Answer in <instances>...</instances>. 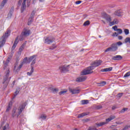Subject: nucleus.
Instances as JSON below:
<instances>
[{"label":"nucleus","mask_w":130,"mask_h":130,"mask_svg":"<svg viewBox=\"0 0 130 130\" xmlns=\"http://www.w3.org/2000/svg\"><path fill=\"white\" fill-rule=\"evenodd\" d=\"M26 103L21 104L18 109L16 107H14L12 111V117H16V116L17 118H18L20 114L22 113V111L25 109V107H26Z\"/></svg>","instance_id":"f257e3e1"},{"label":"nucleus","mask_w":130,"mask_h":130,"mask_svg":"<svg viewBox=\"0 0 130 130\" xmlns=\"http://www.w3.org/2000/svg\"><path fill=\"white\" fill-rule=\"evenodd\" d=\"M36 56H37V55H34L32 56H30L29 57H28V58L27 57H25L23 59V61L22 62V63L20 64L19 67L16 70V71L20 72V70L25 63H30V62H31V61H33L34 59H36Z\"/></svg>","instance_id":"f03ea898"},{"label":"nucleus","mask_w":130,"mask_h":130,"mask_svg":"<svg viewBox=\"0 0 130 130\" xmlns=\"http://www.w3.org/2000/svg\"><path fill=\"white\" fill-rule=\"evenodd\" d=\"M11 33V30L10 29H7V31L5 32V35L2 37V40L0 42V48L3 47L5 44L6 43V39L8 38L10 36Z\"/></svg>","instance_id":"7ed1b4c3"},{"label":"nucleus","mask_w":130,"mask_h":130,"mask_svg":"<svg viewBox=\"0 0 130 130\" xmlns=\"http://www.w3.org/2000/svg\"><path fill=\"white\" fill-rule=\"evenodd\" d=\"M25 37H26L25 36H24L22 34H21L19 37V36H18L16 38L15 40L14 43V44L12 46L13 50H14V49H15V48H16V47L17 46L18 43H19V41H18V39H19V40L20 41H23V40H24V39H25Z\"/></svg>","instance_id":"20e7f679"},{"label":"nucleus","mask_w":130,"mask_h":130,"mask_svg":"<svg viewBox=\"0 0 130 130\" xmlns=\"http://www.w3.org/2000/svg\"><path fill=\"white\" fill-rule=\"evenodd\" d=\"M93 70H94V68H92L91 66L87 68V69L84 70L81 72L82 76H85L86 75H90V74L93 73Z\"/></svg>","instance_id":"39448f33"},{"label":"nucleus","mask_w":130,"mask_h":130,"mask_svg":"<svg viewBox=\"0 0 130 130\" xmlns=\"http://www.w3.org/2000/svg\"><path fill=\"white\" fill-rule=\"evenodd\" d=\"M117 49H118L117 44H113L110 47L106 49V50L105 51V52H108L109 51H116Z\"/></svg>","instance_id":"423d86ee"},{"label":"nucleus","mask_w":130,"mask_h":130,"mask_svg":"<svg viewBox=\"0 0 130 130\" xmlns=\"http://www.w3.org/2000/svg\"><path fill=\"white\" fill-rule=\"evenodd\" d=\"M69 65L60 66L59 67V69L61 73H66V72H69Z\"/></svg>","instance_id":"0eeeda50"},{"label":"nucleus","mask_w":130,"mask_h":130,"mask_svg":"<svg viewBox=\"0 0 130 130\" xmlns=\"http://www.w3.org/2000/svg\"><path fill=\"white\" fill-rule=\"evenodd\" d=\"M101 63H102V60H96L91 63V67L92 69H95V68L101 66Z\"/></svg>","instance_id":"6e6552de"},{"label":"nucleus","mask_w":130,"mask_h":130,"mask_svg":"<svg viewBox=\"0 0 130 130\" xmlns=\"http://www.w3.org/2000/svg\"><path fill=\"white\" fill-rule=\"evenodd\" d=\"M9 76H10V70H8L6 75L4 77L3 79V84H5L6 86H8V84H9V82H10V80H9Z\"/></svg>","instance_id":"1a4fd4ad"},{"label":"nucleus","mask_w":130,"mask_h":130,"mask_svg":"<svg viewBox=\"0 0 130 130\" xmlns=\"http://www.w3.org/2000/svg\"><path fill=\"white\" fill-rule=\"evenodd\" d=\"M36 63V60L35 59L30 64V68H31V70L30 72H27V76H32V74L34 73V64Z\"/></svg>","instance_id":"9d476101"},{"label":"nucleus","mask_w":130,"mask_h":130,"mask_svg":"<svg viewBox=\"0 0 130 130\" xmlns=\"http://www.w3.org/2000/svg\"><path fill=\"white\" fill-rule=\"evenodd\" d=\"M54 41V39L53 37H45L44 42L46 44H50Z\"/></svg>","instance_id":"9b49d317"},{"label":"nucleus","mask_w":130,"mask_h":130,"mask_svg":"<svg viewBox=\"0 0 130 130\" xmlns=\"http://www.w3.org/2000/svg\"><path fill=\"white\" fill-rule=\"evenodd\" d=\"M30 32L31 31L29 29L25 28L22 30L21 34L25 37H28L30 35Z\"/></svg>","instance_id":"f8f14e48"},{"label":"nucleus","mask_w":130,"mask_h":130,"mask_svg":"<svg viewBox=\"0 0 130 130\" xmlns=\"http://www.w3.org/2000/svg\"><path fill=\"white\" fill-rule=\"evenodd\" d=\"M69 91L73 95L75 94H79L80 93V89H78V88H69Z\"/></svg>","instance_id":"ddd939ff"},{"label":"nucleus","mask_w":130,"mask_h":130,"mask_svg":"<svg viewBox=\"0 0 130 130\" xmlns=\"http://www.w3.org/2000/svg\"><path fill=\"white\" fill-rule=\"evenodd\" d=\"M86 80H87L86 76H81L76 79V82H84V81H86Z\"/></svg>","instance_id":"4468645a"},{"label":"nucleus","mask_w":130,"mask_h":130,"mask_svg":"<svg viewBox=\"0 0 130 130\" xmlns=\"http://www.w3.org/2000/svg\"><path fill=\"white\" fill-rule=\"evenodd\" d=\"M122 58V56L119 55H117L112 57V59L113 60H121Z\"/></svg>","instance_id":"2eb2a0df"},{"label":"nucleus","mask_w":130,"mask_h":130,"mask_svg":"<svg viewBox=\"0 0 130 130\" xmlns=\"http://www.w3.org/2000/svg\"><path fill=\"white\" fill-rule=\"evenodd\" d=\"M26 1L27 0H23V1L22 7H21V13H23L25 9H26Z\"/></svg>","instance_id":"dca6fc26"},{"label":"nucleus","mask_w":130,"mask_h":130,"mask_svg":"<svg viewBox=\"0 0 130 130\" xmlns=\"http://www.w3.org/2000/svg\"><path fill=\"white\" fill-rule=\"evenodd\" d=\"M20 87H17L16 88V90L15 91L14 96L12 98V99H15V98H16V96H17V95H18V94H19V93L20 92Z\"/></svg>","instance_id":"f3484780"},{"label":"nucleus","mask_w":130,"mask_h":130,"mask_svg":"<svg viewBox=\"0 0 130 130\" xmlns=\"http://www.w3.org/2000/svg\"><path fill=\"white\" fill-rule=\"evenodd\" d=\"M18 63H19V61L17 60L15 64L14 69V72H15V73H19V71H17L16 70H18V69H19V68L20 67V66L18 67Z\"/></svg>","instance_id":"a211bd4d"},{"label":"nucleus","mask_w":130,"mask_h":130,"mask_svg":"<svg viewBox=\"0 0 130 130\" xmlns=\"http://www.w3.org/2000/svg\"><path fill=\"white\" fill-rule=\"evenodd\" d=\"M115 118V116H111L109 118L106 119V124L108 123V122L111 121V120H113V119H114Z\"/></svg>","instance_id":"6ab92c4d"},{"label":"nucleus","mask_w":130,"mask_h":130,"mask_svg":"<svg viewBox=\"0 0 130 130\" xmlns=\"http://www.w3.org/2000/svg\"><path fill=\"white\" fill-rule=\"evenodd\" d=\"M112 69H113L112 67H110L109 68L103 69L101 70V72H102L103 73L106 72H111V71H112Z\"/></svg>","instance_id":"aec40b11"},{"label":"nucleus","mask_w":130,"mask_h":130,"mask_svg":"<svg viewBox=\"0 0 130 130\" xmlns=\"http://www.w3.org/2000/svg\"><path fill=\"white\" fill-rule=\"evenodd\" d=\"M122 12V11H121V10H116L114 13V15L115 16H118V17H120V16H121Z\"/></svg>","instance_id":"412c9836"},{"label":"nucleus","mask_w":130,"mask_h":130,"mask_svg":"<svg viewBox=\"0 0 130 130\" xmlns=\"http://www.w3.org/2000/svg\"><path fill=\"white\" fill-rule=\"evenodd\" d=\"M110 26H113V25H116L118 24V20L115 19L113 21H111L110 22Z\"/></svg>","instance_id":"4be33fe9"},{"label":"nucleus","mask_w":130,"mask_h":130,"mask_svg":"<svg viewBox=\"0 0 130 130\" xmlns=\"http://www.w3.org/2000/svg\"><path fill=\"white\" fill-rule=\"evenodd\" d=\"M105 19L108 22H110V23L111 22V17L106 14H105Z\"/></svg>","instance_id":"5701e85b"},{"label":"nucleus","mask_w":130,"mask_h":130,"mask_svg":"<svg viewBox=\"0 0 130 130\" xmlns=\"http://www.w3.org/2000/svg\"><path fill=\"white\" fill-rule=\"evenodd\" d=\"M3 62L4 64V70H6V67H8V64H9V63L10 62V59L8 58L6 61H4Z\"/></svg>","instance_id":"b1692460"},{"label":"nucleus","mask_w":130,"mask_h":130,"mask_svg":"<svg viewBox=\"0 0 130 130\" xmlns=\"http://www.w3.org/2000/svg\"><path fill=\"white\" fill-rule=\"evenodd\" d=\"M12 105H13V103L12 102H10L9 103L8 107H7V109L6 110L7 112H9V111L11 110V108H12Z\"/></svg>","instance_id":"393cba45"},{"label":"nucleus","mask_w":130,"mask_h":130,"mask_svg":"<svg viewBox=\"0 0 130 130\" xmlns=\"http://www.w3.org/2000/svg\"><path fill=\"white\" fill-rule=\"evenodd\" d=\"M105 124H106V122H102L95 123V125H96L98 127L102 126L104 125Z\"/></svg>","instance_id":"a878e982"},{"label":"nucleus","mask_w":130,"mask_h":130,"mask_svg":"<svg viewBox=\"0 0 130 130\" xmlns=\"http://www.w3.org/2000/svg\"><path fill=\"white\" fill-rule=\"evenodd\" d=\"M88 103H89V100H83L81 101V104H82V105L88 104Z\"/></svg>","instance_id":"bb28decb"},{"label":"nucleus","mask_w":130,"mask_h":130,"mask_svg":"<svg viewBox=\"0 0 130 130\" xmlns=\"http://www.w3.org/2000/svg\"><path fill=\"white\" fill-rule=\"evenodd\" d=\"M33 19H34V17H32L31 16L29 17V18L28 19V22L27 25H31V23L33 22Z\"/></svg>","instance_id":"cd10ccee"},{"label":"nucleus","mask_w":130,"mask_h":130,"mask_svg":"<svg viewBox=\"0 0 130 130\" xmlns=\"http://www.w3.org/2000/svg\"><path fill=\"white\" fill-rule=\"evenodd\" d=\"M14 12V7H12L11 9H10V12L8 14V16H12V15H13V13Z\"/></svg>","instance_id":"c85d7f7f"},{"label":"nucleus","mask_w":130,"mask_h":130,"mask_svg":"<svg viewBox=\"0 0 130 130\" xmlns=\"http://www.w3.org/2000/svg\"><path fill=\"white\" fill-rule=\"evenodd\" d=\"M86 115H87V114H86L85 113H83L79 114L78 116V118H81L82 117H84V116H86Z\"/></svg>","instance_id":"c756f323"},{"label":"nucleus","mask_w":130,"mask_h":130,"mask_svg":"<svg viewBox=\"0 0 130 130\" xmlns=\"http://www.w3.org/2000/svg\"><path fill=\"white\" fill-rule=\"evenodd\" d=\"M7 2H8V0H3L1 3V6L2 8H4V7H5V5L7 4Z\"/></svg>","instance_id":"7c9ffc66"},{"label":"nucleus","mask_w":130,"mask_h":130,"mask_svg":"<svg viewBox=\"0 0 130 130\" xmlns=\"http://www.w3.org/2000/svg\"><path fill=\"white\" fill-rule=\"evenodd\" d=\"M105 85H106V81H103L99 84V86L100 87H103V86H105Z\"/></svg>","instance_id":"2f4dec72"},{"label":"nucleus","mask_w":130,"mask_h":130,"mask_svg":"<svg viewBox=\"0 0 130 130\" xmlns=\"http://www.w3.org/2000/svg\"><path fill=\"white\" fill-rule=\"evenodd\" d=\"M88 130H98V129L96 128L95 126H89Z\"/></svg>","instance_id":"473e14b6"},{"label":"nucleus","mask_w":130,"mask_h":130,"mask_svg":"<svg viewBox=\"0 0 130 130\" xmlns=\"http://www.w3.org/2000/svg\"><path fill=\"white\" fill-rule=\"evenodd\" d=\"M51 90L53 92V93H57L58 92V88H51Z\"/></svg>","instance_id":"72a5a7b5"},{"label":"nucleus","mask_w":130,"mask_h":130,"mask_svg":"<svg viewBox=\"0 0 130 130\" xmlns=\"http://www.w3.org/2000/svg\"><path fill=\"white\" fill-rule=\"evenodd\" d=\"M68 90H62L59 92V95H64Z\"/></svg>","instance_id":"f704fd0d"},{"label":"nucleus","mask_w":130,"mask_h":130,"mask_svg":"<svg viewBox=\"0 0 130 130\" xmlns=\"http://www.w3.org/2000/svg\"><path fill=\"white\" fill-rule=\"evenodd\" d=\"M24 48H25V44H22V46L20 47V48H19V51L21 52V51H23V49H24Z\"/></svg>","instance_id":"c9c22d12"},{"label":"nucleus","mask_w":130,"mask_h":130,"mask_svg":"<svg viewBox=\"0 0 130 130\" xmlns=\"http://www.w3.org/2000/svg\"><path fill=\"white\" fill-rule=\"evenodd\" d=\"M40 118L43 120H44L45 119H46V116H45L44 114H42L41 115V116H40Z\"/></svg>","instance_id":"e433bc0d"},{"label":"nucleus","mask_w":130,"mask_h":130,"mask_svg":"<svg viewBox=\"0 0 130 130\" xmlns=\"http://www.w3.org/2000/svg\"><path fill=\"white\" fill-rule=\"evenodd\" d=\"M90 25V21L87 20L83 23V26H89Z\"/></svg>","instance_id":"4c0bfd02"},{"label":"nucleus","mask_w":130,"mask_h":130,"mask_svg":"<svg viewBox=\"0 0 130 130\" xmlns=\"http://www.w3.org/2000/svg\"><path fill=\"white\" fill-rule=\"evenodd\" d=\"M124 32L125 35H128L129 34V30L127 29H124Z\"/></svg>","instance_id":"58836bf2"},{"label":"nucleus","mask_w":130,"mask_h":130,"mask_svg":"<svg viewBox=\"0 0 130 130\" xmlns=\"http://www.w3.org/2000/svg\"><path fill=\"white\" fill-rule=\"evenodd\" d=\"M130 76V71L127 72L124 75V78H127L129 77Z\"/></svg>","instance_id":"ea45409f"},{"label":"nucleus","mask_w":130,"mask_h":130,"mask_svg":"<svg viewBox=\"0 0 130 130\" xmlns=\"http://www.w3.org/2000/svg\"><path fill=\"white\" fill-rule=\"evenodd\" d=\"M116 31L118 32V35L122 34V29L121 28H118Z\"/></svg>","instance_id":"a19ab883"},{"label":"nucleus","mask_w":130,"mask_h":130,"mask_svg":"<svg viewBox=\"0 0 130 130\" xmlns=\"http://www.w3.org/2000/svg\"><path fill=\"white\" fill-rule=\"evenodd\" d=\"M122 95H123V93L122 92L119 93L117 94L118 98H121L122 96Z\"/></svg>","instance_id":"79ce46f5"},{"label":"nucleus","mask_w":130,"mask_h":130,"mask_svg":"<svg viewBox=\"0 0 130 130\" xmlns=\"http://www.w3.org/2000/svg\"><path fill=\"white\" fill-rule=\"evenodd\" d=\"M36 12H35V11H32V13H31V15H30V17H32V18H34V16H35V13H36Z\"/></svg>","instance_id":"37998d69"},{"label":"nucleus","mask_w":130,"mask_h":130,"mask_svg":"<svg viewBox=\"0 0 130 130\" xmlns=\"http://www.w3.org/2000/svg\"><path fill=\"white\" fill-rule=\"evenodd\" d=\"M8 128H9V124H7L5 126H4V127L3 128V130H7Z\"/></svg>","instance_id":"c03bdc74"},{"label":"nucleus","mask_w":130,"mask_h":130,"mask_svg":"<svg viewBox=\"0 0 130 130\" xmlns=\"http://www.w3.org/2000/svg\"><path fill=\"white\" fill-rule=\"evenodd\" d=\"M128 108H124L122 110H121V113H123L125 112V111H126L127 110H128Z\"/></svg>","instance_id":"a18cd8bd"},{"label":"nucleus","mask_w":130,"mask_h":130,"mask_svg":"<svg viewBox=\"0 0 130 130\" xmlns=\"http://www.w3.org/2000/svg\"><path fill=\"white\" fill-rule=\"evenodd\" d=\"M113 37H117L118 36V34L116 32H115L113 35H112Z\"/></svg>","instance_id":"49530a36"},{"label":"nucleus","mask_w":130,"mask_h":130,"mask_svg":"<svg viewBox=\"0 0 130 130\" xmlns=\"http://www.w3.org/2000/svg\"><path fill=\"white\" fill-rule=\"evenodd\" d=\"M113 29L114 30V31H117L118 30V28H117V26L116 25L113 26Z\"/></svg>","instance_id":"de8ad7c7"},{"label":"nucleus","mask_w":130,"mask_h":130,"mask_svg":"<svg viewBox=\"0 0 130 130\" xmlns=\"http://www.w3.org/2000/svg\"><path fill=\"white\" fill-rule=\"evenodd\" d=\"M116 44L119 46H120V45H122V43H121V42H118Z\"/></svg>","instance_id":"09e8293b"},{"label":"nucleus","mask_w":130,"mask_h":130,"mask_svg":"<svg viewBox=\"0 0 130 130\" xmlns=\"http://www.w3.org/2000/svg\"><path fill=\"white\" fill-rule=\"evenodd\" d=\"M81 3H82V1H78L76 2V5H80V4H81Z\"/></svg>","instance_id":"8fccbe9b"},{"label":"nucleus","mask_w":130,"mask_h":130,"mask_svg":"<svg viewBox=\"0 0 130 130\" xmlns=\"http://www.w3.org/2000/svg\"><path fill=\"white\" fill-rule=\"evenodd\" d=\"M56 47V46H54V45H53V46H52V47H50V49L53 50V49H54Z\"/></svg>","instance_id":"3c124183"},{"label":"nucleus","mask_w":130,"mask_h":130,"mask_svg":"<svg viewBox=\"0 0 130 130\" xmlns=\"http://www.w3.org/2000/svg\"><path fill=\"white\" fill-rule=\"evenodd\" d=\"M101 108H102V106H97L96 107L97 109H101Z\"/></svg>","instance_id":"603ef678"},{"label":"nucleus","mask_w":130,"mask_h":130,"mask_svg":"<svg viewBox=\"0 0 130 130\" xmlns=\"http://www.w3.org/2000/svg\"><path fill=\"white\" fill-rule=\"evenodd\" d=\"M119 40H121V39H122V36H119L118 37Z\"/></svg>","instance_id":"864d4df0"},{"label":"nucleus","mask_w":130,"mask_h":130,"mask_svg":"<svg viewBox=\"0 0 130 130\" xmlns=\"http://www.w3.org/2000/svg\"><path fill=\"white\" fill-rule=\"evenodd\" d=\"M84 121L85 122H88V121H90V119H84Z\"/></svg>","instance_id":"5fc2aeb1"},{"label":"nucleus","mask_w":130,"mask_h":130,"mask_svg":"<svg viewBox=\"0 0 130 130\" xmlns=\"http://www.w3.org/2000/svg\"><path fill=\"white\" fill-rule=\"evenodd\" d=\"M112 109V110H115V109H116V106H113Z\"/></svg>","instance_id":"6e6d98bb"},{"label":"nucleus","mask_w":130,"mask_h":130,"mask_svg":"<svg viewBox=\"0 0 130 130\" xmlns=\"http://www.w3.org/2000/svg\"><path fill=\"white\" fill-rule=\"evenodd\" d=\"M116 123L117 124H122L123 122H116Z\"/></svg>","instance_id":"4d7b16f0"},{"label":"nucleus","mask_w":130,"mask_h":130,"mask_svg":"<svg viewBox=\"0 0 130 130\" xmlns=\"http://www.w3.org/2000/svg\"><path fill=\"white\" fill-rule=\"evenodd\" d=\"M18 4L19 5H21V4H22V0H19V1L18 2Z\"/></svg>","instance_id":"13d9d810"},{"label":"nucleus","mask_w":130,"mask_h":130,"mask_svg":"<svg viewBox=\"0 0 130 130\" xmlns=\"http://www.w3.org/2000/svg\"><path fill=\"white\" fill-rule=\"evenodd\" d=\"M113 126H115V125H112V126H111V128H113Z\"/></svg>","instance_id":"bf43d9fd"},{"label":"nucleus","mask_w":130,"mask_h":130,"mask_svg":"<svg viewBox=\"0 0 130 130\" xmlns=\"http://www.w3.org/2000/svg\"><path fill=\"white\" fill-rule=\"evenodd\" d=\"M104 24H105V21L104 20H102Z\"/></svg>","instance_id":"052dcab7"},{"label":"nucleus","mask_w":130,"mask_h":130,"mask_svg":"<svg viewBox=\"0 0 130 130\" xmlns=\"http://www.w3.org/2000/svg\"><path fill=\"white\" fill-rule=\"evenodd\" d=\"M81 51H84V49H82Z\"/></svg>","instance_id":"680f3d73"},{"label":"nucleus","mask_w":130,"mask_h":130,"mask_svg":"<svg viewBox=\"0 0 130 130\" xmlns=\"http://www.w3.org/2000/svg\"><path fill=\"white\" fill-rule=\"evenodd\" d=\"M13 84H15V81H13Z\"/></svg>","instance_id":"e2e57ef3"},{"label":"nucleus","mask_w":130,"mask_h":130,"mask_svg":"<svg viewBox=\"0 0 130 130\" xmlns=\"http://www.w3.org/2000/svg\"><path fill=\"white\" fill-rule=\"evenodd\" d=\"M75 130H78V129L77 128H75Z\"/></svg>","instance_id":"0e129e2a"},{"label":"nucleus","mask_w":130,"mask_h":130,"mask_svg":"<svg viewBox=\"0 0 130 130\" xmlns=\"http://www.w3.org/2000/svg\"><path fill=\"white\" fill-rule=\"evenodd\" d=\"M99 37L101 38V36H100Z\"/></svg>","instance_id":"69168bd1"}]
</instances>
